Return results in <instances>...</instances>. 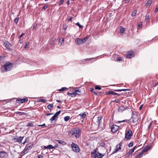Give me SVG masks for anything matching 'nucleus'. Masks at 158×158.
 Here are the masks:
<instances>
[{
    "label": "nucleus",
    "mask_w": 158,
    "mask_h": 158,
    "mask_svg": "<svg viewBox=\"0 0 158 158\" xmlns=\"http://www.w3.org/2000/svg\"><path fill=\"white\" fill-rule=\"evenodd\" d=\"M48 6H45L43 7L42 10H45L46 9H47L48 7Z\"/></svg>",
    "instance_id": "obj_53"
},
{
    "label": "nucleus",
    "mask_w": 158,
    "mask_h": 158,
    "mask_svg": "<svg viewBox=\"0 0 158 158\" xmlns=\"http://www.w3.org/2000/svg\"><path fill=\"white\" fill-rule=\"evenodd\" d=\"M122 60V58L120 57H119L117 58V61H120Z\"/></svg>",
    "instance_id": "obj_52"
},
{
    "label": "nucleus",
    "mask_w": 158,
    "mask_h": 158,
    "mask_svg": "<svg viewBox=\"0 0 158 158\" xmlns=\"http://www.w3.org/2000/svg\"><path fill=\"white\" fill-rule=\"evenodd\" d=\"M29 140V139L28 138H27L25 140V141L26 142H27Z\"/></svg>",
    "instance_id": "obj_64"
},
{
    "label": "nucleus",
    "mask_w": 158,
    "mask_h": 158,
    "mask_svg": "<svg viewBox=\"0 0 158 158\" xmlns=\"http://www.w3.org/2000/svg\"><path fill=\"white\" fill-rule=\"evenodd\" d=\"M121 143H119V144H118L116 146V148H121Z\"/></svg>",
    "instance_id": "obj_50"
},
{
    "label": "nucleus",
    "mask_w": 158,
    "mask_h": 158,
    "mask_svg": "<svg viewBox=\"0 0 158 158\" xmlns=\"http://www.w3.org/2000/svg\"><path fill=\"white\" fill-rule=\"evenodd\" d=\"M72 150L75 152H79L80 151V149H72Z\"/></svg>",
    "instance_id": "obj_36"
},
{
    "label": "nucleus",
    "mask_w": 158,
    "mask_h": 158,
    "mask_svg": "<svg viewBox=\"0 0 158 158\" xmlns=\"http://www.w3.org/2000/svg\"><path fill=\"white\" fill-rule=\"evenodd\" d=\"M39 127H43V126H45V127H46V125L45 123H44L42 125H40L38 126Z\"/></svg>",
    "instance_id": "obj_55"
},
{
    "label": "nucleus",
    "mask_w": 158,
    "mask_h": 158,
    "mask_svg": "<svg viewBox=\"0 0 158 158\" xmlns=\"http://www.w3.org/2000/svg\"><path fill=\"white\" fill-rule=\"evenodd\" d=\"M152 2V0H150L148 1L146 3V6H151Z\"/></svg>",
    "instance_id": "obj_24"
},
{
    "label": "nucleus",
    "mask_w": 158,
    "mask_h": 158,
    "mask_svg": "<svg viewBox=\"0 0 158 158\" xmlns=\"http://www.w3.org/2000/svg\"><path fill=\"white\" fill-rule=\"evenodd\" d=\"M64 41V39L62 38H60L59 39V44H58L60 46H61L62 45Z\"/></svg>",
    "instance_id": "obj_16"
},
{
    "label": "nucleus",
    "mask_w": 158,
    "mask_h": 158,
    "mask_svg": "<svg viewBox=\"0 0 158 158\" xmlns=\"http://www.w3.org/2000/svg\"><path fill=\"white\" fill-rule=\"evenodd\" d=\"M126 109V108L124 107L123 106H121L118 109V110L120 112H122L123 111L125 110Z\"/></svg>",
    "instance_id": "obj_17"
},
{
    "label": "nucleus",
    "mask_w": 158,
    "mask_h": 158,
    "mask_svg": "<svg viewBox=\"0 0 158 158\" xmlns=\"http://www.w3.org/2000/svg\"><path fill=\"white\" fill-rule=\"evenodd\" d=\"M142 27V24H138V29H140Z\"/></svg>",
    "instance_id": "obj_54"
},
{
    "label": "nucleus",
    "mask_w": 158,
    "mask_h": 158,
    "mask_svg": "<svg viewBox=\"0 0 158 158\" xmlns=\"http://www.w3.org/2000/svg\"><path fill=\"white\" fill-rule=\"evenodd\" d=\"M111 94L117 95L118 96H120V94H118L116 93H115L112 91H108V92L106 93V94L109 95Z\"/></svg>",
    "instance_id": "obj_14"
},
{
    "label": "nucleus",
    "mask_w": 158,
    "mask_h": 158,
    "mask_svg": "<svg viewBox=\"0 0 158 158\" xmlns=\"http://www.w3.org/2000/svg\"><path fill=\"white\" fill-rule=\"evenodd\" d=\"M75 92L72 93H70L68 92L67 93V95L72 97H75L77 94L80 95L81 92L79 91V89L75 90Z\"/></svg>",
    "instance_id": "obj_5"
},
{
    "label": "nucleus",
    "mask_w": 158,
    "mask_h": 158,
    "mask_svg": "<svg viewBox=\"0 0 158 158\" xmlns=\"http://www.w3.org/2000/svg\"><path fill=\"white\" fill-rule=\"evenodd\" d=\"M46 101H47L46 100H45L43 99H40L38 100H37V102H42L44 103H45L46 102Z\"/></svg>",
    "instance_id": "obj_31"
},
{
    "label": "nucleus",
    "mask_w": 158,
    "mask_h": 158,
    "mask_svg": "<svg viewBox=\"0 0 158 158\" xmlns=\"http://www.w3.org/2000/svg\"><path fill=\"white\" fill-rule=\"evenodd\" d=\"M29 44V42L27 43L25 45L24 48H27L28 47Z\"/></svg>",
    "instance_id": "obj_46"
},
{
    "label": "nucleus",
    "mask_w": 158,
    "mask_h": 158,
    "mask_svg": "<svg viewBox=\"0 0 158 158\" xmlns=\"http://www.w3.org/2000/svg\"><path fill=\"white\" fill-rule=\"evenodd\" d=\"M133 56V52L132 51H128L127 52L126 56L127 58H131Z\"/></svg>",
    "instance_id": "obj_10"
},
{
    "label": "nucleus",
    "mask_w": 158,
    "mask_h": 158,
    "mask_svg": "<svg viewBox=\"0 0 158 158\" xmlns=\"http://www.w3.org/2000/svg\"><path fill=\"white\" fill-rule=\"evenodd\" d=\"M136 10H134L131 14V16L132 17H134L136 15Z\"/></svg>",
    "instance_id": "obj_30"
},
{
    "label": "nucleus",
    "mask_w": 158,
    "mask_h": 158,
    "mask_svg": "<svg viewBox=\"0 0 158 158\" xmlns=\"http://www.w3.org/2000/svg\"><path fill=\"white\" fill-rule=\"evenodd\" d=\"M63 29L64 30H65L66 29L67 27V26L66 25L64 24L63 26Z\"/></svg>",
    "instance_id": "obj_43"
},
{
    "label": "nucleus",
    "mask_w": 158,
    "mask_h": 158,
    "mask_svg": "<svg viewBox=\"0 0 158 158\" xmlns=\"http://www.w3.org/2000/svg\"><path fill=\"white\" fill-rule=\"evenodd\" d=\"M28 101V99L27 98H24L23 99H18L17 100V103H22L25 102H27Z\"/></svg>",
    "instance_id": "obj_12"
},
{
    "label": "nucleus",
    "mask_w": 158,
    "mask_h": 158,
    "mask_svg": "<svg viewBox=\"0 0 158 158\" xmlns=\"http://www.w3.org/2000/svg\"><path fill=\"white\" fill-rule=\"evenodd\" d=\"M149 18V15H148V14H147L146 16H145V20H148Z\"/></svg>",
    "instance_id": "obj_41"
},
{
    "label": "nucleus",
    "mask_w": 158,
    "mask_h": 158,
    "mask_svg": "<svg viewBox=\"0 0 158 158\" xmlns=\"http://www.w3.org/2000/svg\"><path fill=\"white\" fill-rule=\"evenodd\" d=\"M47 107L49 110H52L53 108V105L52 104H49L47 106Z\"/></svg>",
    "instance_id": "obj_25"
},
{
    "label": "nucleus",
    "mask_w": 158,
    "mask_h": 158,
    "mask_svg": "<svg viewBox=\"0 0 158 158\" xmlns=\"http://www.w3.org/2000/svg\"><path fill=\"white\" fill-rule=\"evenodd\" d=\"M73 18V17H70L69 19H68V21L72 22Z\"/></svg>",
    "instance_id": "obj_56"
},
{
    "label": "nucleus",
    "mask_w": 158,
    "mask_h": 158,
    "mask_svg": "<svg viewBox=\"0 0 158 158\" xmlns=\"http://www.w3.org/2000/svg\"><path fill=\"white\" fill-rule=\"evenodd\" d=\"M94 58H86V59H85V61H90L91 60H92L93 59H94Z\"/></svg>",
    "instance_id": "obj_51"
},
{
    "label": "nucleus",
    "mask_w": 158,
    "mask_h": 158,
    "mask_svg": "<svg viewBox=\"0 0 158 158\" xmlns=\"http://www.w3.org/2000/svg\"><path fill=\"white\" fill-rule=\"evenodd\" d=\"M118 129L119 127L116 125H113L111 127V131L113 133H115Z\"/></svg>",
    "instance_id": "obj_8"
},
{
    "label": "nucleus",
    "mask_w": 158,
    "mask_h": 158,
    "mask_svg": "<svg viewBox=\"0 0 158 158\" xmlns=\"http://www.w3.org/2000/svg\"><path fill=\"white\" fill-rule=\"evenodd\" d=\"M61 112L60 110H59L57 112L54 114V115L57 117V118L58 116V115L60 114Z\"/></svg>",
    "instance_id": "obj_37"
},
{
    "label": "nucleus",
    "mask_w": 158,
    "mask_h": 158,
    "mask_svg": "<svg viewBox=\"0 0 158 158\" xmlns=\"http://www.w3.org/2000/svg\"><path fill=\"white\" fill-rule=\"evenodd\" d=\"M0 156L1 158H6L7 153L4 152H0Z\"/></svg>",
    "instance_id": "obj_13"
},
{
    "label": "nucleus",
    "mask_w": 158,
    "mask_h": 158,
    "mask_svg": "<svg viewBox=\"0 0 158 158\" xmlns=\"http://www.w3.org/2000/svg\"><path fill=\"white\" fill-rule=\"evenodd\" d=\"M90 90L91 92H93L94 91V89L93 88H90Z\"/></svg>",
    "instance_id": "obj_62"
},
{
    "label": "nucleus",
    "mask_w": 158,
    "mask_h": 158,
    "mask_svg": "<svg viewBox=\"0 0 158 158\" xmlns=\"http://www.w3.org/2000/svg\"><path fill=\"white\" fill-rule=\"evenodd\" d=\"M19 43H20V44H22V43H23V40H19Z\"/></svg>",
    "instance_id": "obj_63"
},
{
    "label": "nucleus",
    "mask_w": 158,
    "mask_h": 158,
    "mask_svg": "<svg viewBox=\"0 0 158 158\" xmlns=\"http://www.w3.org/2000/svg\"><path fill=\"white\" fill-rule=\"evenodd\" d=\"M5 46L8 49H10L11 46V44L9 43L8 42L6 41L4 43Z\"/></svg>",
    "instance_id": "obj_15"
},
{
    "label": "nucleus",
    "mask_w": 158,
    "mask_h": 158,
    "mask_svg": "<svg viewBox=\"0 0 158 158\" xmlns=\"http://www.w3.org/2000/svg\"><path fill=\"white\" fill-rule=\"evenodd\" d=\"M13 65L11 63L7 62L4 65L2 66L1 68V72L2 73L6 72L11 70L12 68Z\"/></svg>",
    "instance_id": "obj_2"
},
{
    "label": "nucleus",
    "mask_w": 158,
    "mask_h": 158,
    "mask_svg": "<svg viewBox=\"0 0 158 158\" xmlns=\"http://www.w3.org/2000/svg\"><path fill=\"white\" fill-rule=\"evenodd\" d=\"M57 118L54 115L50 119V121L52 123L53 120Z\"/></svg>",
    "instance_id": "obj_28"
},
{
    "label": "nucleus",
    "mask_w": 158,
    "mask_h": 158,
    "mask_svg": "<svg viewBox=\"0 0 158 158\" xmlns=\"http://www.w3.org/2000/svg\"><path fill=\"white\" fill-rule=\"evenodd\" d=\"M132 131L129 129L125 133V138L126 139H130L131 136Z\"/></svg>",
    "instance_id": "obj_7"
},
{
    "label": "nucleus",
    "mask_w": 158,
    "mask_h": 158,
    "mask_svg": "<svg viewBox=\"0 0 158 158\" xmlns=\"http://www.w3.org/2000/svg\"><path fill=\"white\" fill-rule=\"evenodd\" d=\"M81 117V118L84 119L86 116V114L85 112H84L83 113H81L79 115Z\"/></svg>",
    "instance_id": "obj_19"
},
{
    "label": "nucleus",
    "mask_w": 158,
    "mask_h": 158,
    "mask_svg": "<svg viewBox=\"0 0 158 158\" xmlns=\"http://www.w3.org/2000/svg\"><path fill=\"white\" fill-rule=\"evenodd\" d=\"M71 148H79L78 145L74 143L71 144Z\"/></svg>",
    "instance_id": "obj_23"
},
{
    "label": "nucleus",
    "mask_w": 158,
    "mask_h": 158,
    "mask_svg": "<svg viewBox=\"0 0 158 158\" xmlns=\"http://www.w3.org/2000/svg\"><path fill=\"white\" fill-rule=\"evenodd\" d=\"M149 149H143L142 151L141 152L138 154V155L136 156L135 158H140L143 155V153L145 152H147Z\"/></svg>",
    "instance_id": "obj_9"
},
{
    "label": "nucleus",
    "mask_w": 158,
    "mask_h": 158,
    "mask_svg": "<svg viewBox=\"0 0 158 158\" xmlns=\"http://www.w3.org/2000/svg\"><path fill=\"white\" fill-rule=\"evenodd\" d=\"M58 143H59L62 144L63 145L65 144V143L64 141H62L61 140H58Z\"/></svg>",
    "instance_id": "obj_42"
},
{
    "label": "nucleus",
    "mask_w": 158,
    "mask_h": 158,
    "mask_svg": "<svg viewBox=\"0 0 158 158\" xmlns=\"http://www.w3.org/2000/svg\"><path fill=\"white\" fill-rule=\"evenodd\" d=\"M24 137V136H19L18 137L16 136V137L14 138L13 139V140L15 142H18L19 143H20L22 142Z\"/></svg>",
    "instance_id": "obj_6"
},
{
    "label": "nucleus",
    "mask_w": 158,
    "mask_h": 158,
    "mask_svg": "<svg viewBox=\"0 0 158 158\" xmlns=\"http://www.w3.org/2000/svg\"><path fill=\"white\" fill-rule=\"evenodd\" d=\"M70 118V117L69 116H66L64 117V120L65 121H68Z\"/></svg>",
    "instance_id": "obj_33"
},
{
    "label": "nucleus",
    "mask_w": 158,
    "mask_h": 158,
    "mask_svg": "<svg viewBox=\"0 0 158 158\" xmlns=\"http://www.w3.org/2000/svg\"><path fill=\"white\" fill-rule=\"evenodd\" d=\"M42 147L43 148H55L54 147H53L51 145H49L47 146H44V147L42 146Z\"/></svg>",
    "instance_id": "obj_27"
},
{
    "label": "nucleus",
    "mask_w": 158,
    "mask_h": 158,
    "mask_svg": "<svg viewBox=\"0 0 158 158\" xmlns=\"http://www.w3.org/2000/svg\"><path fill=\"white\" fill-rule=\"evenodd\" d=\"M18 21H19V18L17 17L15 19V20H14V22L16 23H17L18 22Z\"/></svg>",
    "instance_id": "obj_44"
},
{
    "label": "nucleus",
    "mask_w": 158,
    "mask_h": 158,
    "mask_svg": "<svg viewBox=\"0 0 158 158\" xmlns=\"http://www.w3.org/2000/svg\"><path fill=\"white\" fill-rule=\"evenodd\" d=\"M36 28V25H34L33 26V28L34 30H35Z\"/></svg>",
    "instance_id": "obj_61"
},
{
    "label": "nucleus",
    "mask_w": 158,
    "mask_h": 158,
    "mask_svg": "<svg viewBox=\"0 0 158 158\" xmlns=\"http://www.w3.org/2000/svg\"><path fill=\"white\" fill-rule=\"evenodd\" d=\"M135 149H132L131 150L129 151L126 154V156H129L130 155H131L132 153L134 151Z\"/></svg>",
    "instance_id": "obj_21"
},
{
    "label": "nucleus",
    "mask_w": 158,
    "mask_h": 158,
    "mask_svg": "<svg viewBox=\"0 0 158 158\" xmlns=\"http://www.w3.org/2000/svg\"><path fill=\"white\" fill-rule=\"evenodd\" d=\"M113 102H115L117 103H119L120 102V101L118 99H116L113 101Z\"/></svg>",
    "instance_id": "obj_39"
},
{
    "label": "nucleus",
    "mask_w": 158,
    "mask_h": 158,
    "mask_svg": "<svg viewBox=\"0 0 158 158\" xmlns=\"http://www.w3.org/2000/svg\"><path fill=\"white\" fill-rule=\"evenodd\" d=\"M91 155L92 157L94 158H102L104 155L98 152H96V150L94 149L91 152Z\"/></svg>",
    "instance_id": "obj_4"
},
{
    "label": "nucleus",
    "mask_w": 158,
    "mask_h": 158,
    "mask_svg": "<svg viewBox=\"0 0 158 158\" xmlns=\"http://www.w3.org/2000/svg\"><path fill=\"white\" fill-rule=\"evenodd\" d=\"M133 145V143L132 142H130L128 145V147L129 148H130Z\"/></svg>",
    "instance_id": "obj_49"
},
{
    "label": "nucleus",
    "mask_w": 158,
    "mask_h": 158,
    "mask_svg": "<svg viewBox=\"0 0 158 158\" xmlns=\"http://www.w3.org/2000/svg\"><path fill=\"white\" fill-rule=\"evenodd\" d=\"M102 118L101 117H98L97 119V122L98 126L100 125V124L102 122Z\"/></svg>",
    "instance_id": "obj_22"
},
{
    "label": "nucleus",
    "mask_w": 158,
    "mask_h": 158,
    "mask_svg": "<svg viewBox=\"0 0 158 158\" xmlns=\"http://www.w3.org/2000/svg\"><path fill=\"white\" fill-rule=\"evenodd\" d=\"M81 131L79 128H73L69 132V136L72 138H79L81 135Z\"/></svg>",
    "instance_id": "obj_1"
},
{
    "label": "nucleus",
    "mask_w": 158,
    "mask_h": 158,
    "mask_svg": "<svg viewBox=\"0 0 158 158\" xmlns=\"http://www.w3.org/2000/svg\"><path fill=\"white\" fill-rule=\"evenodd\" d=\"M24 35V33H22L19 36V38L20 39L23 36V35Z\"/></svg>",
    "instance_id": "obj_59"
},
{
    "label": "nucleus",
    "mask_w": 158,
    "mask_h": 158,
    "mask_svg": "<svg viewBox=\"0 0 158 158\" xmlns=\"http://www.w3.org/2000/svg\"><path fill=\"white\" fill-rule=\"evenodd\" d=\"M126 122L128 123H130L129 120L126 119V120H123L121 121H118V122L119 123H122V122Z\"/></svg>",
    "instance_id": "obj_29"
},
{
    "label": "nucleus",
    "mask_w": 158,
    "mask_h": 158,
    "mask_svg": "<svg viewBox=\"0 0 158 158\" xmlns=\"http://www.w3.org/2000/svg\"><path fill=\"white\" fill-rule=\"evenodd\" d=\"M121 149H116L112 152V153H111V155L113 154H114L116 152H117L119 150Z\"/></svg>",
    "instance_id": "obj_32"
},
{
    "label": "nucleus",
    "mask_w": 158,
    "mask_h": 158,
    "mask_svg": "<svg viewBox=\"0 0 158 158\" xmlns=\"http://www.w3.org/2000/svg\"><path fill=\"white\" fill-rule=\"evenodd\" d=\"M64 0H60V1L59 2V6H60L64 2Z\"/></svg>",
    "instance_id": "obj_48"
},
{
    "label": "nucleus",
    "mask_w": 158,
    "mask_h": 158,
    "mask_svg": "<svg viewBox=\"0 0 158 158\" xmlns=\"http://www.w3.org/2000/svg\"><path fill=\"white\" fill-rule=\"evenodd\" d=\"M158 11V8L157 7H156V8L155 10V12L156 13Z\"/></svg>",
    "instance_id": "obj_57"
},
{
    "label": "nucleus",
    "mask_w": 158,
    "mask_h": 158,
    "mask_svg": "<svg viewBox=\"0 0 158 158\" xmlns=\"http://www.w3.org/2000/svg\"><path fill=\"white\" fill-rule=\"evenodd\" d=\"M152 122H151L149 124V125H148V130H149V129H150L152 126Z\"/></svg>",
    "instance_id": "obj_40"
},
{
    "label": "nucleus",
    "mask_w": 158,
    "mask_h": 158,
    "mask_svg": "<svg viewBox=\"0 0 158 158\" xmlns=\"http://www.w3.org/2000/svg\"><path fill=\"white\" fill-rule=\"evenodd\" d=\"M131 119H132V122L134 123L138 122V118L137 115L134 114L132 116Z\"/></svg>",
    "instance_id": "obj_11"
},
{
    "label": "nucleus",
    "mask_w": 158,
    "mask_h": 158,
    "mask_svg": "<svg viewBox=\"0 0 158 158\" xmlns=\"http://www.w3.org/2000/svg\"><path fill=\"white\" fill-rule=\"evenodd\" d=\"M95 89H96L100 90L101 89V88L100 87L96 85L95 87Z\"/></svg>",
    "instance_id": "obj_47"
},
{
    "label": "nucleus",
    "mask_w": 158,
    "mask_h": 158,
    "mask_svg": "<svg viewBox=\"0 0 158 158\" xmlns=\"http://www.w3.org/2000/svg\"><path fill=\"white\" fill-rule=\"evenodd\" d=\"M33 144L31 143H29L27 144L25 148H31L33 147Z\"/></svg>",
    "instance_id": "obj_20"
},
{
    "label": "nucleus",
    "mask_w": 158,
    "mask_h": 158,
    "mask_svg": "<svg viewBox=\"0 0 158 158\" xmlns=\"http://www.w3.org/2000/svg\"><path fill=\"white\" fill-rule=\"evenodd\" d=\"M105 143L104 142H101L100 144V146L102 147H104L105 146Z\"/></svg>",
    "instance_id": "obj_35"
},
{
    "label": "nucleus",
    "mask_w": 158,
    "mask_h": 158,
    "mask_svg": "<svg viewBox=\"0 0 158 158\" xmlns=\"http://www.w3.org/2000/svg\"><path fill=\"white\" fill-rule=\"evenodd\" d=\"M125 31V28L122 27H120V32L123 33Z\"/></svg>",
    "instance_id": "obj_34"
},
{
    "label": "nucleus",
    "mask_w": 158,
    "mask_h": 158,
    "mask_svg": "<svg viewBox=\"0 0 158 158\" xmlns=\"http://www.w3.org/2000/svg\"><path fill=\"white\" fill-rule=\"evenodd\" d=\"M88 37L87 36L84 38H77L75 40V43L77 45L82 44L85 43L87 40Z\"/></svg>",
    "instance_id": "obj_3"
},
{
    "label": "nucleus",
    "mask_w": 158,
    "mask_h": 158,
    "mask_svg": "<svg viewBox=\"0 0 158 158\" xmlns=\"http://www.w3.org/2000/svg\"><path fill=\"white\" fill-rule=\"evenodd\" d=\"M76 25L77 26H78L80 28H82L83 27V26L81 25L79 22H77V23H76Z\"/></svg>",
    "instance_id": "obj_38"
},
{
    "label": "nucleus",
    "mask_w": 158,
    "mask_h": 158,
    "mask_svg": "<svg viewBox=\"0 0 158 158\" xmlns=\"http://www.w3.org/2000/svg\"><path fill=\"white\" fill-rule=\"evenodd\" d=\"M43 156L40 155H39L38 156V158H43Z\"/></svg>",
    "instance_id": "obj_60"
},
{
    "label": "nucleus",
    "mask_w": 158,
    "mask_h": 158,
    "mask_svg": "<svg viewBox=\"0 0 158 158\" xmlns=\"http://www.w3.org/2000/svg\"><path fill=\"white\" fill-rule=\"evenodd\" d=\"M29 149H24L23 150L21 154L23 156L28 152Z\"/></svg>",
    "instance_id": "obj_18"
},
{
    "label": "nucleus",
    "mask_w": 158,
    "mask_h": 158,
    "mask_svg": "<svg viewBox=\"0 0 158 158\" xmlns=\"http://www.w3.org/2000/svg\"><path fill=\"white\" fill-rule=\"evenodd\" d=\"M68 89L65 87H63L61 88V89H59L58 90L60 91H66Z\"/></svg>",
    "instance_id": "obj_26"
},
{
    "label": "nucleus",
    "mask_w": 158,
    "mask_h": 158,
    "mask_svg": "<svg viewBox=\"0 0 158 158\" xmlns=\"http://www.w3.org/2000/svg\"><path fill=\"white\" fill-rule=\"evenodd\" d=\"M33 124L32 123H29L27 125V126H30L33 127Z\"/></svg>",
    "instance_id": "obj_45"
},
{
    "label": "nucleus",
    "mask_w": 158,
    "mask_h": 158,
    "mask_svg": "<svg viewBox=\"0 0 158 158\" xmlns=\"http://www.w3.org/2000/svg\"><path fill=\"white\" fill-rule=\"evenodd\" d=\"M124 1H125V3H129V2L130 1V0H124Z\"/></svg>",
    "instance_id": "obj_58"
}]
</instances>
